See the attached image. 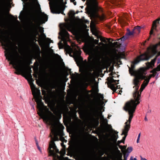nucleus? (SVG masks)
I'll return each mask as SVG.
<instances>
[{"label": "nucleus", "mask_w": 160, "mask_h": 160, "mask_svg": "<svg viewBox=\"0 0 160 160\" xmlns=\"http://www.w3.org/2000/svg\"><path fill=\"white\" fill-rule=\"evenodd\" d=\"M0 42L2 46L4 47L6 59L10 61V64L14 66L16 71L15 73L24 75L29 79H32V75L28 71L31 70V68H28L25 60L20 55L16 44L10 41L8 37L5 36L1 32H0Z\"/></svg>", "instance_id": "obj_1"}, {"label": "nucleus", "mask_w": 160, "mask_h": 160, "mask_svg": "<svg viewBox=\"0 0 160 160\" xmlns=\"http://www.w3.org/2000/svg\"><path fill=\"white\" fill-rule=\"evenodd\" d=\"M50 116H48L50 119L48 121L44 120L46 122H49L51 125L52 128L51 132L53 135V137H52V139L50 142L48 150L49 153V156H56V153H59V150L57 148L54 141L59 140L62 142H66L63 137L64 134L62 130L64 128V127L59 121L57 120V117L51 112H49Z\"/></svg>", "instance_id": "obj_2"}, {"label": "nucleus", "mask_w": 160, "mask_h": 160, "mask_svg": "<svg viewBox=\"0 0 160 160\" xmlns=\"http://www.w3.org/2000/svg\"><path fill=\"white\" fill-rule=\"evenodd\" d=\"M135 60L132 62L131 67H128L129 73L131 75L134 76V78L132 81L133 84L134 85L133 88L134 89V91L133 93L134 100L136 104H138L140 102V94H139L138 89L140 85V80H142L146 77L147 74L146 68H140L137 71H134L135 64L134 62Z\"/></svg>", "instance_id": "obj_3"}, {"label": "nucleus", "mask_w": 160, "mask_h": 160, "mask_svg": "<svg viewBox=\"0 0 160 160\" xmlns=\"http://www.w3.org/2000/svg\"><path fill=\"white\" fill-rule=\"evenodd\" d=\"M30 85L32 94L37 103L38 108L39 111L38 114L43 120L48 121L50 119L48 116H50V112L48 111V113L44 111V110L47 109V108L44 106L43 103L42 102L40 90L37 89L32 83H31Z\"/></svg>", "instance_id": "obj_4"}, {"label": "nucleus", "mask_w": 160, "mask_h": 160, "mask_svg": "<svg viewBox=\"0 0 160 160\" xmlns=\"http://www.w3.org/2000/svg\"><path fill=\"white\" fill-rule=\"evenodd\" d=\"M138 105L133 100H131L126 103L124 110L128 111L129 117L128 120H127L125 123L124 129L122 130V133L121 134L122 135H124V136L122 138L121 140V142H124L127 135L128 133L130 128V123L133 117V113L135 112Z\"/></svg>", "instance_id": "obj_5"}, {"label": "nucleus", "mask_w": 160, "mask_h": 160, "mask_svg": "<svg viewBox=\"0 0 160 160\" xmlns=\"http://www.w3.org/2000/svg\"><path fill=\"white\" fill-rule=\"evenodd\" d=\"M70 151L72 154L80 156L84 154L85 148L84 144L82 142L74 141L72 143Z\"/></svg>", "instance_id": "obj_6"}, {"label": "nucleus", "mask_w": 160, "mask_h": 160, "mask_svg": "<svg viewBox=\"0 0 160 160\" xmlns=\"http://www.w3.org/2000/svg\"><path fill=\"white\" fill-rule=\"evenodd\" d=\"M75 27L74 25L72 23H67L63 25L62 28V36L63 39L65 40H68L69 37V34L66 29L69 31H72L74 30Z\"/></svg>", "instance_id": "obj_7"}, {"label": "nucleus", "mask_w": 160, "mask_h": 160, "mask_svg": "<svg viewBox=\"0 0 160 160\" xmlns=\"http://www.w3.org/2000/svg\"><path fill=\"white\" fill-rule=\"evenodd\" d=\"M157 71L156 70V69H153L151 71V72L152 73V74H151L147 77L146 76L145 78L143 79L144 80V81L141 85L140 91H139V94H140V95L141 94V92L148 83L151 78L152 77H154L156 75L157 76L156 78H157L158 74L157 73Z\"/></svg>", "instance_id": "obj_8"}, {"label": "nucleus", "mask_w": 160, "mask_h": 160, "mask_svg": "<svg viewBox=\"0 0 160 160\" xmlns=\"http://www.w3.org/2000/svg\"><path fill=\"white\" fill-rule=\"evenodd\" d=\"M82 0L85 1L86 0ZM87 1L89 3L90 6L88 8L87 12L90 16L92 17H94L95 15V12L93 7V6H96L97 5V0H87Z\"/></svg>", "instance_id": "obj_9"}, {"label": "nucleus", "mask_w": 160, "mask_h": 160, "mask_svg": "<svg viewBox=\"0 0 160 160\" xmlns=\"http://www.w3.org/2000/svg\"><path fill=\"white\" fill-rule=\"evenodd\" d=\"M152 57L150 54L149 51L145 52L138 57L135 60L134 63L135 64H137L141 61H148Z\"/></svg>", "instance_id": "obj_10"}, {"label": "nucleus", "mask_w": 160, "mask_h": 160, "mask_svg": "<svg viewBox=\"0 0 160 160\" xmlns=\"http://www.w3.org/2000/svg\"><path fill=\"white\" fill-rule=\"evenodd\" d=\"M93 68L90 64L88 65L84 71L85 77L87 80L91 79L93 76V74L91 72L92 71Z\"/></svg>", "instance_id": "obj_11"}, {"label": "nucleus", "mask_w": 160, "mask_h": 160, "mask_svg": "<svg viewBox=\"0 0 160 160\" xmlns=\"http://www.w3.org/2000/svg\"><path fill=\"white\" fill-rule=\"evenodd\" d=\"M157 60V64H158L160 63V56L156 55L155 58L152 59L150 62L146 63L147 69L153 68L154 67L155 63Z\"/></svg>", "instance_id": "obj_12"}, {"label": "nucleus", "mask_w": 160, "mask_h": 160, "mask_svg": "<svg viewBox=\"0 0 160 160\" xmlns=\"http://www.w3.org/2000/svg\"><path fill=\"white\" fill-rule=\"evenodd\" d=\"M80 50H77L74 53V59L78 66L82 63L83 58L81 56Z\"/></svg>", "instance_id": "obj_13"}, {"label": "nucleus", "mask_w": 160, "mask_h": 160, "mask_svg": "<svg viewBox=\"0 0 160 160\" xmlns=\"http://www.w3.org/2000/svg\"><path fill=\"white\" fill-rule=\"evenodd\" d=\"M64 9L65 8L62 6L56 4L54 6L53 8L51 9V11L53 13L59 14L61 13L63 14V11Z\"/></svg>", "instance_id": "obj_14"}, {"label": "nucleus", "mask_w": 160, "mask_h": 160, "mask_svg": "<svg viewBox=\"0 0 160 160\" xmlns=\"http://www.w3.org/2000/svg\"><path fill=\"white\" fill-rule=\"evenodd\" d=\"M119 81V80H118ZM117 80H116L113 79L112 78H111L108 81V87L111 88L114 92L116 90L115 85L118 83L116 82Z\"/></svg>", "instance_id": "obj_15"}, {"label": "nucleus", "mask_w": 160, "mask_h": 160, "mask_svg": "<svg viewBox=\"0 0 160 160\" xmlns=\"http://www.w3.org/2000/svg\"><path fill=\"white\" fill-rule=\"evenodd\" d=\"M75 130L79 136H82L84 132V128L80 126L79 125H77L75 127Z\"/></svg>", "instance_id": "obj_16"}, {"label": "nucleus", "mask_w": 160, "mask_h": 160, "mask_svg": "<svg viewBox=\"0 0 160 160\" xmlns=\"http://www.w3.org/2000/svg\"><path fill=\"white\" fill-rule=\"evenodd\" d=\"M38 18L39 19L41 20L43 23L47 21L48 19V16L44 12H40V13L39 14Z\"/></svg>", "instance_id": "obj_17"}, {"label": "nucleus", "mask_w": 160, "mask_h": 160, "mask_svg": "<svg viewBox=\"0 0 160 160\" xmlns=\"http://www.w3.org/2000/svg\"><path fill=\"white\" fill-rule=\"evenodd\" d=\"M47 102L48 106L50 108H53L55 105L56 102L54 99H51L49 98H47Z\"/></svg>", "instance_id": "obj_18"}, {"label": "nucleus", "mask_w": 160, "mask_h": 160, "mask_svg": "<svg viewBox=\"0 0 160 160\" xmlns=\"http://www.w3.org/2000/svg\"><path fill=\"white\" fill-rule=\"evenodd\" d=\"M157 45H153L151 47H149L148 48V50L149 51L150 50H151V53L153 55H155L157 52V51L156 50L157 47Z\"/></svg>", "instance_id": "obj_19"}, {"label": "nucleus", "mask_w": 160, "mask_h": 160, "mask_svg": "<svg viewBox=\"0 0 160 160\" xmlns=\"http://www.w3.org/2000/svg\"><path fill=\"white\" fill-rule=\"evenodd\" d=\"M159 18L158 19L156 20H155L153 21V23H152V26L150 32V35H151L153 34V29H154L155 30L156 29L157 26H156V24L157 22V21L159 20Z\"/></svg>", "instance_id": "obj_20"}, {"label": "nucleus", "mask_w": 160, "mask_h": 160, "mask_svg": "<svg viewBox=\"0 0 160 160\" xmlns=\"http://www.w3.org/2000/svg\"><path fill=\"white\" fill-rule=\"evenodd\" d=\"M141 27L139 26H137L134 28L133 29L134 30V33L136 34H139L140 32V29Z\"/></svg>", "instance_id": "obj_21"}, {"label": "nucleus", "mask_w": 160, "mask_h": 160, "mask_svg": "<svg viewBox=\"0 0 160 160\" xmlns=\"http://www.w3.org/2000/svg\"><path fill=\"white\" fill-rule=\"evenodd\" d=\"M127 32L126 33L125 35L128 37V36L132 35L135 32L133 30L132 31H131L128 28L127 29Z\"/></svg>", "instance_id": "obj_22"}, {"label": "nucleus", "mask_w": 160, "mask_h": 160, "mask_svg": "<svg viewBox=\"0 0 160 160\" xmlns=\"http://www.w3.org/2000/svg\"><path fill=\"white\" fill-rule=\"evenodd\" d=\"M109 43L112 44V45L114 47L116 46L119 47L121 44V43H120L118 42H116L113 43H112V42H110Z\"/></svg>", "instance_id": "obj_23"}, {"label": "nucleus", "mask_w": 160, "mask_h": 160, "mask_svg": "<svg viewBox=\"0 0 160 160\" xmlns=\"http://www.w3.org/2000/svg\"><path fill=\"white\" fill-rule=\"evenodd\" d=\"M61 144V146L62 147V148H63V150H62L63 152L61 153V154L62 155H64L65 153V145H64V144L63 142H62Z\"/></svg>", "instance_id": "obj_24"}, {"label": "nucleus", "mask_w": 160, "mask_h": 160, "mask_svg": "<svg viewBox=\"0 0 160 160\" xmlns=\"http://www.w3.org/2000/svg\"><path fill=\"white\" fill-rule=\"evenodd\" d=\"M128 38V37H127V36L125 35L123 37H122V38H121L120 39H118L117 40L118 41L119 40L121 39V41H122V42L121 43H122L124 41V40Z\"/></svg>", "instance_id": "obj_25"}, {"label": "nucleus", "mask_w": 160, "mask_h": 160, "mask_svg": "<svg viewBox=\"0 0 160 160\" xmlns=\"http://www.w3.org/2000/svg\"><path fill=\"white\" fill-rule=\"evenodd\" d=\"M3 24V17L0 14V27L2 26Z\"/></svg>", "instance_id": "obj_26"}, {"label": "nucleus", "mask_w": 160, "mask_h": 160, "mask_svg": "<svg viewBox=\"0 0 160 160\" xmlns=\"http://www.w3.org/2000/svg\"><path fill=\"white\" fill-rule=\"evenodd\" d=\"M127 151H128V153H129L131 152L132 150V147H129L127 148Z\"/></svg>", "instance_id": "obj_27"}, {"label": "nucleus", "mask_w": 160, "mask_h": 160, "mask_svg": "<svg viewBox=\"0 0 160 160\" xmlns=\"http://www.w3.org/2000/svg\"><path fill=\"white\" fill-rule=\"evenodd\" d=\"M3 6V0H0V8H2Z\"/></svg>", "instance_id": "obj_28"}, {"label": "nucleus", "mask_w": 160, "mask_h": 160, "mask_svg": "<svg viewBox=\"0 0 160 160\" xmlns=\"http://www.w3.org/2000/svg\"><path fill=\"white\" fill-rule=\"evenodd\" d=\"M118 138V135H117V137H116V136L115 134H114L113 135V139L115 142H116L117 141V139Z\"/></svg>", "instance_id": "obj_29"}, {"label": "nucleus", "mask_w": 160, "mask_h": 160, "mask_svg": "<svg viewBox=\"0 0 160 160\" xmlns=\"http://www.w3.org/2000/svg\"><path fill=\"white\" fill-rule=\"evenodd\" d=\"M129 155L128 153L124 154L123 157L124 160H127L128 157Z\"/></svg>", "instance_id": "obj_30"}, {"label": "nucleus", "mask_w": 160, "mask_h": 160, "mask_svg": "<svg viewBox=\"0 0 160 160\" xmlns=\"http://www.w3.org/2000/svg\"><path fill=\"white\" fill-rule=\"evenodd\" d=\"M98 95L99 98L100 99H101L102 100H103V98H104V97H103V95L101 94L100 93H98Z\"/></svg>", "instance_id": "obj_31"}, {"label": "nucleus", "mask_w": 160, "mask_h": 160, "mask_svg": "<svg viewBox=\"0 0 160 160\" xmlns=\"http://www.w3.org/2000/svg\"><path fill=\"white\" fill-rule=\"evenodd\" d=\"M41 37L43 39H45L46 38V36L45 34L44 33H42L41 34Z\"/></svg>", "instance_id": "obj_32"}, {"label": "nucleus", "mask_w": 160, "mask_h": 160, "mask_svg": "<svg viewBox=\"0 0 160 160\" xmlns=\"http://www.w3.org/2000/svg\"><path fill=\"white\" fill-rule=\"evenodd\" d=\"M155 68L156 69V70L157 71H160V64L157 66L156 68Z\"/></svg>", "instance_id": "obj_33"}, {"label": "nucleus", "mask_w": 160, "mask_h": 160, "mask_svg": "<svg viewBox=\"0 0 160 160\" xmlns=\"http://www.w3.org/2000/svg\"><path fill=\"white\" fill-rule=\"evenodd\" d=\"M59 44V49L62 48H63V45L62 43H60V44Z\"/></svg>", "instance_id": "obj_34"}, {"label": "nucleus", "mask_w": 160, "mask_h": 160, "mask_svg": "<svg viewBox=\"0 0 160 160\" xmlns=\"http://www.w3.org/2000/svg\"><path fill=\"white\" fill-rule=\"evenodd\" d=\"M88 61L89 62L90 64L92 63L93 62V61L91 60V58H90L89 57L88 58Z\"/></svg>", "instance_id": "obj_35"}, {"label": "nucleus", "mask_w": 160, "mask_h": 160, "mask_svg": "<svg viewBox=\"0 0 160 160\" xmlns=\"http://www.w3.org/2000/svg\"><path fill=\"white\" fill-rule=\"evenodd\" d=\"M103 122L105 123L106 124L108 122V120L107 119V118H104V119L102 120Z\"/></svg>", "instance_id": "obj_36"}, {"label": "nucleus", "mask_w": 160, "mask_h": 160, "mask_svg": "<svg viewBox=\"0 0 160 160\" xmlns=\"http://www.w3.org/2000/svg\"><path fill=\"white\" fill-rule=\"evenodd\" d=\"M46 41L47 42H48L49 43L51 42V40L49 38H47L46 39Z\"/></svg>", "instance_id": "obj_37"}, {"label": "nucleus", "mask_w": 160, "mask_h": 160, "mask_svg": "<svg viewBox=\"0 0 160 160\" xmlns=\"http://www.w3.org/2000/svg\"><path fill=\"white\" fill-rule=\"evenodd\" d=\"M100 118L101 120H102V121L104 119L103 116L102 115H101Z\"/></svg>", "instance_id": "obj_38"}, {"label": "nucleus", "mask_w": 160, "mask_h": 160, "mask_svg": "<svg viewBox=\"0 0 160 160\" xmlns=\"http://www.w3.org/2000/svg\"><path fill=\"white\" fill-rule=\"evenodd\" d=\"M100 40L104 42H106L105 39L104 38H101Z\"/></svg>", "instance_id": "obj_39"}, {"label": "nucleus", "mask_w": 160, "mask_h": 160, "mask_svg": "<svg viewBox=\"0 0 160 160\" xmlns=\"http://www.w3.org/2000/svg\"><path fill=\"white\" fill-rule=\"evenodd\" d=\"M120 1V0H115V3H116V4H118V2Z\"/></svg>", "instance_id": "obj_40"}, {"label": "nucleus", "mask_w": 160, "mask_h": 160, "mask_svg": "<svg viewBox=\"0 0 160 160\" xmlns=\"http://www.w3.org/2000/svg\"><path fill=\"white\" fill-rule=\"evenodd\" d=\"M47 65H46L43 68H44V70H46V69H47Z\"/></svg>", "instance_id": "obj_41"}, {"label": "nucleus", "mask_w": 160, "mask_h": 160, "mask_svg": "<svg viewBox=\"0 0 160 160\" xmlns=\"http://www.w3.org/2000/svg\"><path fill=\"white\" fill-rule=\"evenodd\" d=\"M95 43L96 44H98V40H95Z\"/></svg>", "instance_id": "obj_42"}, {"label": "nucleus", "mask_w": 160, "mask_h": 160, "mask_svg": "<svg viewBox=\"0 0 160 160\" xmlns=\"http://www.w3.org/2000/svg\"><path fill=\"white\" fill-rule=\"evenodd\" d=\"M82 116H81L80 118H81L82 119V118H84L85 117V115L83 113H82Z\"/></svg>", "instance_id": "obj_43"}, {"label": "nucleus", "mask_w": 160, "mask_h": 160, "mask_svg": "<svg viewBox=\"0 0 160 160\" xmlns=\"http://www.w3.org/2000/svg\"><path fill=\"white\" fill-rule=\"evenodd\" d=\"M130 160H138L136 158H134L133 159L132 157H131L130 158Z\"/></svg>", "instance_id": "obj_44"}, {"label": "nucleus", "mask_w": 160, "mask_h": 160, "mask_svg": "<svg viewBox=\"0 0 160 160\" xmlns=\"http://www.w3.org/2000/svg\"><path fill=\"white\" fill-rule=\"evenodd\" d=\"M37 146H38V149L40 150V151H41V149H40V148L38 146V143H37Z\"/></svg>", "instance_id": "obj_45"}, {"label": "nucleus", "mask_w": 160, "mask_h": 160, "mask_svg": "<svg viewBox=\"0 0 160 160\" xmlns=\"http://www.w3.org/2000/svg\"><path fill=\"white\" fill-rule=\"evenodd\" d=\"M139 142V138H138L137 141V143H138Z\"/></svg>", "instance_id": "obj_46"}, {"label": "nucleus", "mask_w": 160, "mask_h": 160, "mask_svg": "<svg viewBox=\"0 0 160 160\" xmlns=\"http://www.w3.org/2000/svg\"><path fill=\"white\" fill-rule=\"evenodd\" d=\"M156 55H158V56H160V52H159Z\"/></svg>", "instance_id": "obj_47"}, {"label": "nucleus", "mask_w": 160, "mask_h": 160, "mask_svg": "<svg viewBox=\"0 0 160 160\" xmlns=\"http://www.w3.org/2000/svg\"><path fill=\"white\" fill-rule=\"evenodd\" d=\"M140 135H141V133H139V134L138 135V138L140 139Z\"/></svg>", "instance_id": "obj_48"}, {"label": "nucleus", "mask_w": 160, "mask_h": 160, "mask_svg": "<svg viewBox=\"0 0 160 160\" xmlns=\"http://www.w3.org/2000/svg\"><path fill=\"white\" fill-rule=\"evenodd\" d=\"M98 44H99V45H104V43H102L101 42L99 43Z\"/></svg>", "instance_id": "obj_49"}, {"label": "nucleus", "mask_w": 160, "mask_h": 160, "mask_svg": "<svg viewBox=\"0 0 160 160\" xmlns=\"http://www.w3.org/2000/svg\"><path fill=\"white\" fill-rule=\"evenodd\" d=\"M107 39L108 40V41L109 42H110V40H111V39L110 38H107Z\"/></svg>", "instance_id": "obj_50"}, {"label": "nucleus", "mask_w": 160, "mask_h": 160, "mask_svg": "<svg viewBox=\"0 0 160 160\" xmlns=\"http://www.w3.org/2000/svg\"><path fill=\"white\" fill-rule=\"evenodd\" d=\"M118 152H119V153L120 154V155H121V157H122V155L121 153L120 152V151L119 150H118Z\"/></svg>", "instance_id": "obj_51"}, {"label": "nucleus", "mask_w": 160, "mask_h": 160, "mask_svg": "<svg viewBox=\"0 0 160 160\" xmlns=\"http://www.w3.org/2000/svg\"><path fill=\"white\" fill-rule=\"evenodd\" d=\"M75 0H70V1L71 2H74L75 1Z\"/></svg>", "instance_id": "obj_52"}, {"label": "nucleus", "mask_w": 160, "mask_h": 160, "mask_svg": "<svg viewBox=\"0 0 160 160\" xmlns=\"http://www.w3.org/2000/svg\"><path fill=\"white\" fill-rule=\"evenodd\" d=\"M145 120L146 121H148V119L146 117L145 118Z\"/></svg>", "instance_id": "obj_53"}, {"label": "nucleus", "mask_w": 160, "mask_h": 160, "mask_svg": "<svg viewBox=\"0 0 160 160\" xmlns=\"http://www.w3.org/2000/svg\"><path fill=\"white\" fill-rule=\"evenodd\" d=\"M142 160H147L145 158H141Z\"/></svg>", "instance_id": "obj_54"}, {"label": "nucleus", "mask_w": 160, "mask_h": 160, "mask_svg": "<svg viewBox=\"0 0 160 160\" xmlns=\"http://www.w3.org/2000/svg\"><path fill=\"white\" fill-rule=\"evenodd\" d=\"M73 4H74V5H76V2H73Z\"/></svg>", "instance_id": "obj_55"}, {"label": "nucleus", "mask_w": 160, "mask_h": 160, "mask_svg": "<svg viewBox=\"0 0 160 160\" xmlns=\"http://www.w3.org/2000/svg\"><path fill=\"white\" fill-rule=\"evenodd\" d=\"M104 16H102V19H104Z\"/></svg>", "instance_id": "obj_56"}, {"label": "nucleus", "mask_w": 160, "mask_h": 160, "mask_svg": "<svg viewBox=\"0 0 160 160\" xmlns=\"http://www.w3.org/2000/svg\"><path fill=\"white\" fill-rule=\"evenodd\" d=\"M60 1L62 2H63V0H60Z\"/></svg>", "instance_id": "obj_57"}, {"label": "nucleus", "mask_w": 160, "mask_h": 160, "mask_svg": "<svg viewBox=\"0 0 160 160\" xmlns=\"http://www.w3.org/2000/svg\"><path fill=\"white\" fill-rule=\"evenodd\" d=\"M115 133H116V134H118V132H117V131H115Z\"/></svg>", "instance_id": "obj_58"}, {"label": "nucleus", "mask_w": 160, "mask_h": 160, "mask_svg": "<svg viewBox=\"0 0 160 160\" xmlns=\"http://www.w3.org/2000/svg\"><path fill=\"white\" fill-rule=\"evenodd\" d=\"M32 109H33V110H34V109H34V107L33 106H32Z\"/></svg>", "instance_id": "obj_59"}, {"label": "nucleus", "mask_w": 160, "mask_h": 160, "mask_svg": "<svg viewBox=\"0 0 160 160\" xmlns=\"http://www.w3.org/2000/svg\"><path fill=\"white\" fill-rule=\"evenodd\" d=\"M81 8H83V6H81Z\"/></svg>", "instance_id": "obj_60"}, {"label": "nucleus", "mask_w": 160, "mask_h": 160, "mask_svg": "<svg viewBox=\"0 0 160 160\" xmlns=\"http://www.w3.org/2000/svg\"><path fill=\"white\" fill-rule=\"evenodd\" d=\"M78 13V12H77V13Z\"/></svg>", "instance_id": "obj_61"}, {"label": "nucleus", "mask_w": 160, "mask_h": 160, "mask_svg": "<svg viewBox=\"0 0 160 160\" xmlns=\"http://www.w3.org/2000/svg\"><path fill=\"white\" fill-rule=\"evenodd\" d=\"M97 48H98V47L97 46Z\"/></svg>", "instance_id": "obj_62"}, {"label": "nucleus", "mask_w": 160, "mask_h": 160, "mask_svg": "<svg viewBox=\"0 0 160 160\" xmlns=\"http://www.w3.org/2000/svg\"><path fill=\"white\" fill-rule=\"evenodd\" d=\"M112 41H114V40H112Z\"/></svg>", "instance_id": "obj_63"}, {"label": "nucleus", "mask_w": 160, "mask_h": 160, "mask_svg": "<svg viewBox=\"0 0 160 160\" xmlns=\"http://www.w3.org/2000/svg\"><path fill=\"white\" fill-rule=\"evenodd\" d=\"M159 20H160V18H159Z\"/></svg>", "instance_id": "obj_64"}]
</instances>
